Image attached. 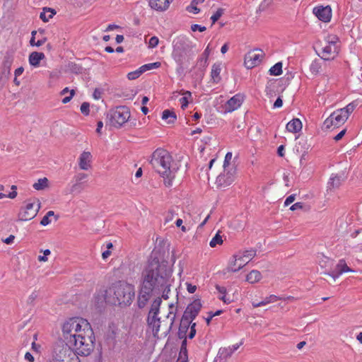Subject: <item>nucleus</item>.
<instances>
[{
    "label": "nucleus",
    "instance_id": "obj_1",
    "mask_svg": "<svg viewBox=\"0 0 362 362\" xmlns=\"http://www.w3.org/2000/svg\"><path fill=\"white\" fill-rule=\"evenodd\" d=\"M173 269L166 260H160L156 253L152 252L148 264L141 273V285L137 298V305L144 308L152 296L162 295L168 299L171 286Z\"/></svg>",
    "mask_w": 362,
    "mask_h": 362
},
{
    "label": "nucleus",
    "instance_id": "obj_2",
    "mask_svg": "<svg viewBox=\"0 0 362 362\" xmlns=\"http://www.w3.org/2000/svg\"><path fill=\"white\" fill-rule=\"evenodd\" d=\"M173 161L172 156L163 148H157L154 151L150 160V164L163 177L165 185L167 187L172 185L177 170V168L172 165Z\"/></svg>",
    "mask_w": 362,
    "mask_h": 362
},
{
    "label": "nucleus",
    "instance_id": "obj_3",
    "mask_svg": "<svg viewBox=\"0 0 362 362\" xmlns=\"http://www.w3.org/2000/svg\"><path fill=\"white\" fill-rule=\"evenodd\" d=\"M195 45L185 36H178L173 41L172 57L176 62L177 72L182 74L188 67L195 53Z\"/></svg>",
    "mask_w": 362,
    "mask_h": 362
},
{
    "label": "nucleus",
    "instance_id": "obj_4",
    "mask_svg": "<svg viewBox=\"0 0 362 362\" xmlns=\"http://www.w3.org/2000/svg\"><path fill=\"white\" fill-rule=\"evenodd\" d=\"M135 297L134 286L125 281L114 283L106 291V302L120 307L129 306Z\"/></svg>",
    "mask_w": 362,
    "mask_h": 362
},
{
    "label": "nucleus",
    "instance_id": "obj_5",
    "mask_svg": "<svg viewBox=\"0 0 362 362\" xmlns=\"http://www.w3.org/2000/svg\"><path fill=\"white\" fill-rule=\"evenodd\" d=\"M95 336L90 327L82 333L78 334L66 344L76 356H88L94 349Z\"/></svg>",
    "mask_w": 362,
    "mask_h": 362
},
{
    "label": "nucleus",
    "instance_id": "obj_6",
    "mask_svg": "<svg viewBox=\"0 0 362 362\" xmlns=\"http://www.w3.org/2000/svg\"><path fill=\"white\" fill-rule=\"evenodd\" d=\"M90 327L89 322L82 317L69 318L62 325V335L65 343L72 340L75 336L82 333Z\"/></svg>",
    "mask_w": 362,
    "mask_h": 362
},
{
    "label": "nucleus",
    "instance_id": "obj_7",
    "mask_svg": "<svg viewBox=\"0 0 362 362\" xmlns=\"http://www.w3.org/2000/svg\"><path fill=\"white\" fill-rule=\"evenodd\" d=\"M130 117V110L126 106H118L115 109L110 110L107 115V119L110 126L115 128L121 127Z\"/></svg>",
    "mask_w": 362,
    "mask_h": 362
},
{
    "label": "nucleus",
    "instance_id": "obj_8",
    "mask_svg": "<svg viewBox=\"0 0 362 362\" xmlns=\"http://www.w3.org/2000/svg\"><path fill=\"white\" fill-rule=\"evenodd\" d=\"M326 41L327 45L322 48V59L324 60L332 59L339 53V49L337 43L339 39L337 35H328Z\"/></svg>",
    "mask_w": 362,
    "mask_h": 362
},
{
    "label": "nucleus",
    "instance_id": "obj_9",
    "mask_svg": "<svg viewBox=\"0 0 362 362\" xmlns=\"http://www.w3.org/2000/svg\"><path fill=\"white\" fill-rule=\"evenodd\" d=\"M37 204L35 208V202H28L25 207H21L18 213V221H27L34 218L37 214L40 208V202L39 199H36Z\"/></svg>",
    "mask_w": 362,
    "mask_h": 362
},
{
    "label": "nucleus",
    "instance_id": "obj_10",
    "mask_svg": "<svg viewBox=\"0 0 362 362\" xmlns=\"http://www.w3.org/2000/svg\"><path fill=\"white\" fill-rule=\"evenodd\" d=\"M202 307V305L199 298L193 300L187 305L186 310H185L182 316L183 320H194L199 315Z\"/></svg>",
    "mask_w": 362,
    "mask_h": 362
},
{
    "label": "nucleus",
    "instance_id": "obj_11",
    "mask_svg": "<svg viewBox=\"0 0 362 362\" xmlns=\"http://www.w3.org/2000/svg\"><path fill=\"white\" fill-rule=\"evenodd\" d=\"M235 180V170H227L224 169V172L220 174L216 180V185L217 188L226 187L231 185Z\"/></svg>",
    "mask_w": 362,
    "mask_h": 362
},
{
    "label": "nucleus",
    "instance_id": "obj_12",
    "mask_svg": "<svg viewBox=\"0 0 362 362\" xmlns=\"http://www.w3.org/2000/svg\"><path fill=\"white\" fill-rule=\"evenodd\" d=\"M244 100L243 96L240 94H236L230 98L224 105V112H232L238 109Z\"/></svg>",
    "mask_w": 362,
    "mask_h": 362
},
{
    "label": "nucleus",
    "instance_id": "obj_13",
    "mask_svg": "<svg viewBox=\"0 0 362 362\" xmlns=\"http://www.w3.org/2000/svg\"><path fill=\"white\" fill-rule=\"evenodd\" d=\"M313 13L317 18L325 23L329 22L332 18V9L330 6H317L313 8Z\"/></svg>",
    "mask_w": 362,
    "mask_h": 362
},
{
    "label": "nucleus",
    "instance_id": "obj_14",
    "mask_svg": "<svg viewBox=\"0 0 362 362\" xmlns=\"http://www.w3.org/2000/svg\"><path fill=\"white\" fill-rule=\"evenodd\" d=\"M354 272V270L347 266L345 259H341L339 260L334 269L332 272L327 273V274L332 276L334 279H336L343 273Z\"/></svg>",
    "mask_w": 362,
    "mask_h": 362
},
{
    "label": "nucleus",
    "instance_id": "obj_15",
    "mask_svg": "<svg viewBox=\"0 0 362 362\" xmlns=\"http://www.w3.org/2000/svg\"><path fill=\"white\" fill-rule=\"evenodd\" d=\"M147 324L152 329L153 334L156 337L158 334L160 327V319L158 315L148 314L147 317Z\"/></svg>",
    "mask_w": 362,
    "mask_h": 362
},
{
    "label": "nucleus",
    "instance_id": "obj_16",
    "mask_svg": "<svg viewBox=\"0 0 362 362\" xmlns=\"http://www.w3.org/2000/svg\"><path fill=\"white\" fill-rule=\"evenodd\" d=\"M262 55L255 53H249L245 59V64L248 69L257 66L262 61Z\"/></svg>",
    "mask_w": 362,
    "mask_h": 362
},
{
    "label": "nucleus",
    "instance_id": "obj_17",
    "mask_svg": "<svg viewBox=\"0 0 362 362\" xmlns=\"http://www.w3.org/2000/svg\"><path fill=\"white\" fill-rule=\"evenodd\" d=\"M345 178L343 175H332L327 183V188L329 190L339 188Z\"/></svg>",
    "mask_w": 362,
    "mask_h": 362
},
{
    "label": "nucleus",
    "instance_id": "obj_18",
    "mask_svg": "<svg viewBox=\"0 0 362 362\" xmlns=\"http://www.w3.org/2000/svg\"><path fill=\"white\" fill-rule=\"evenodd\" d=\"M92 156L88 151H83L79 157V168L81 170H87L90 168Z\"/></svg>",
    "mask_w": 362,
    "mask_h": 362
},
{
    "label": "nucleus",
    "instance_id": "obj_19",
    "mask_svg": "<svg viewBox=\"0 0 362 362\" xmlns=\"http://www.w3.org/2000/svg\"><path fill=\"white\" fill-rule=\"evenodd\" d=\"M329 116L330 119H332V122L334 124V127L337 128L344 124L346 121L345 116L340 112L339 109L333 112Z\"/></svg>",
    "mask_w": 362,
    "mask_h": 362
},
{
    "label": "nucleus",
    "instance_id": "obj_20",
    "mask_svg": "<svg viewBox=\"0 0 362 362\" xmlns=\"http://www.w3.org/2000/svg\"><path fill=\"white\" fill-rule=\"evenodd\" d=\"M302 127L301 121L298 118H294L287 123L286 128L289 132L297 133L301 130Z\"/></svg>",
    "mask_w": 362,
    "mask_h": 362
},
{
    "label": "nucleus",
    "instance_id": "obj_21",
    "mask_svg": "<svg viewBox=\"0 0 362 362\" xmlns=\"http://www.w3.org/2000/svg\"><path fill=\"white\" fill-rule=\"evenodd\" d=\"M45 57L43 52H33L30 54L28 60L31 66L37 67L40 65V61Z\"/></svg>",
    "mask_w": 362,
    "mask_h": 362
},
{
    "label": "nucleus",
    "instance_id": "obj_22",
    "mask_svg": "<svg viewBox=\"0 0 362 362\" xmlns=\"http://www.w3.org/2000/svg\"><path fill=\"white\" fill-rule=\"evenodd\" d=\"M165 0H149V6L151 8L158 11H163L168 8L170 4H167Z\"/></svg>",
    "mask_w": 362,
    "mask_h": 362
},
{
    "label": "nucleus",
    "instance_id": "obj_23",
    "mask_svg": "<svg viewBox=\"0 0 362 362\" xmlns=\"http://www.w3.org/2000/svg\"><path fill=\"white\" fill-rule=\"evenodd\" d=\"M190 324L191 322H189L188 320H183V317H182L177 332V337L179 339H182V338H187L186 334L189 328Z\"/></svg>",
    "mask_w": 362,
    "mask_h": 362
},
{
    "label": "nucleus",
    "instance_id": "obj_24",
    "mask_svg": "<svg viewBox=\"0 0 362 362\" xmlns=\"http://www.w3.org/2000/svg\"><path fill=\"white\" fill-rule=\"evenodd\" d=\"M210 54V49L209 45L204 49L202 56L199 58L197 61V66L199 69H205L208 65V59Z\"/></svg>",
    "mask_w": 362,
    "mask_h": 362
},
{
    "label": "nucleus",
    "instance_id": "obj_25",
    "mask_svg": "<svg viewBox=\"0 0 362 362\" xmlns=\"http://www.w3.org/2000/svg\"><path fill=\"white\" fill-rule=\"evenodd\" d=\"M157 297L153 300L151 305V308L148 312V314H153L158 315L160 313V306L162 303L161 297L160 296H156Z\"/></svg>",
    "mask_w": 362,
    "mask_h": 362
},
{
    "label": "nucleus",
    "instance_id": "obj_26",
    "mask_svg": "<svg viewBox=\"0 0 362 362\" xmlns=\"http://www.w3.org/2000/svg\"><path fill=\"white\" fill-rule=\"evenodd\" d=\"M221 71V65L218 64H213L211 67V76L213 81L216 83H218L221 78L220 76V73Z\"/></svg>",
    "mask_w": 362,
    "mask_h": 362
},
{
    "label": "nucleus",
    "instance_id": "obj_27",
    "mask_svg": "<svg viewBox=\"0 0 362 362\" xmlns=\"http://www.w3.org/2000/svg\"><path fill=\"white\" fill-rule=\"evenodd\" d=\"M256 252L254 249L247 250L243 251L241 255H235L234 257H238V260L245 259L249 262L256 255Z\"/></svg>",
    "mask_w": 362,
    "mask_h": 362
},
{
    "label": "nucleus",
    "instance_id": "obj_28",
    "mask_svg": "<svg viewBox=\"0 0 362 362\" xmlns=\"http://www.w3.org/2000/svg\"><path fill=\"white\" fill-rule=\"evenodd\" d=\"M261 279L262 274L257 270H252L246 276V281L250 284L258 282Z\"/></svg>",
    "mask_w": 362,
    "mask_h": 362
},
{
    "label": "nucleus",
    "instance_id": "obj_29",
    "mask_svg": "<svg viewBox=\"0 0 362 362\" xmlns=\"http://www.w3.org/2000/svg\"><path fill=\"white\" fill-rule=\"evenodd\" d=\"M162 119L164 120H168V124H174L177 117L175 112L170 110H165L162 114Z\"/></svg>",
    "mask_w": 362,
    "mask_h": 362
},
{
    "label": "nucleus",
    "instance_id": "obj_30",
    "mask_svg": "<svg viewBox=\"0 0 362 362\" xmlns=\"http://www.w3.org/2000/svg\"><path fill=\"white\" fill-rule=\"evenodd\" d=\"M13 62V55L8 52H6L4 57L2 64H3V67H4L5 69H7L8 75L10 74L11 66L12 65Z\"/></svg>",
    "mask_w": 362,
    "mask_h": 362
},
{
    "label": "nucleus",
    "instance_id": "obj_31",
    "mask_svg": "<svg viewBox=\"0 0 362 362\" xmlns=\"http://www.w3.org/2000/svg\"><path fill=\"white\" fill-rule=\"evenodd\" d=\"M356 105L357 104L355 102H352L348 104L345 107L339 109V110L342 113L344 116H345V118L347 120L350 114L353 112Z\"/></svg>",
    "mask_w": 362,
    "mask_h": 362
},
{
    "label": "nucleus",
    "instance_id": "obj_32",
    "mask_svg": "<svg viewBox=\"0 0 362 362\" xmlns=\"http://www.w3.org/2000/svg\"><path fill=\"white\" fill-rule=\"evenodd\" d=\"M43 10L44 11L41 12L40 15V18L43 22H48L56 13L53 9L49 8H45Z\"/></svg>",
    "mask_w": 362,
    "mask_h": 362
},
{
    "label": "nucleus",
    "instance_id": "obj_33",
    "mask_svg": "<svg viewBox=\"0 0 362 362\" xmlns=\"http://www.w3.org/2000/svg\"><path fill=\"white\" fill-rule=\"evenodd\" d=\"M215 287L216 290L218 291V293H220L221 295H222L219 297V299L222 300L224 303L229 304L231 302V300L226 298V288L224 286H221L218 284H216Z\"/></svg>",
    "mask_w": 362,
    "mask_h": 362
},
{
    "label": "nucleus",
    "instance_id": "obj_34",
    "mask_svg": "<svg viewBox=\"0 0 362 362\" xmlns=\"http://www.w3.org/2000/svg\"><path fill=\"white\" fill-rule=\"evenodd\" d=\"M48 179L47 177L40 178L37 182L34 183L33 187L36 190H42L48 187Z\"/></svg>",
    "mask_w": 362,
    "mask_h": 362
},
{
    "label": "nucleus",
    "instance_id": "obj_35",
    "mask_svg": "<svg viewBox=\"0 0 362 362\" xmlns=\"http://www.w3.org/2000/svg\"><path fill=\"white\" fill-rule=\"evenodd\" d=\"M282 62H279L276 63L269 70V73L272 76H279L282 74Z\"/></svg>",
    "mask_w": 362,
    "mask_h": 362
},
{
    "label": "nucleus",
    "instance_id": "obj_36",
    "mask_svg": "<svg viewBox=\"0 0 362 362\" xmlns=\"http://www.w3.org/2000/svg\"><path fill=\"white\" fill-rule=\"evenodd\" d=\"M233 354L230 346L228 348H220L218 352V357L221 358L227 359L228 358L230 357Z\"/></svg>",
    "mask_w": 362,
    "mask_h": 362
},
{
    "label": "nucleus",
    "instance_id": "obj_37",
    "mask_svg": "<svg viewBox=\"0 0 362 362\" xmlns=\"http://www.w3.org/2000/svg\"><path fill=\"white\" fill-rule=\"evenodd\" d=\"M161 64L160 62H153V63H149L144 64L141 66V69H142L143 73H144L146 71L153 69H158L160 66Z\"/></svg>",
    "mask_w": 362,
    "mask_h": 362
},
{
    "label": "nucleus",
    "instance_id": "obj_38",
    "mask_svg": "<svg viewBox=\"0 0 362 362\" xmlns=\"http://www.w3.org/2000/svg\"><path fill=\"white\" fill-rule=\"evenodd\" d=\"M223 243L222 237L217 233L215 236L211 240L209 245L211 247H215L217 245H221Z\"/></svg>",
    "mask_w": 362,
    "mask_h": 362
},
{
    "label": "nucleus",
    "instance_id": "obj_39",
    "mask_svg": "<svg viewBox=\"0 0 362 362\" xmlns=\"http://www.w3.org/2000/svg\"><path fill=\"white\" fill-rule=\"evenodd\" d=\"M321 68L320 62L318 60H314L310 66V70L312 74H317Z\"/></svg>",
    "mask_w": 362,
    "mask_h": 362
},
{
    "label": "nucleus",
    "instance_id": "obj_40",
    "mask_svg": "<svg viewBox=\"0 0 362 362\" xmlns=\"http://www.w3.org/2000/svg\"><path fill=\"white\" fill-rule=\"evenodd\" d=\"M12 192H9L8 194H4L2 192H0V199H3L5 197H8L10 199H14L17 196V187L16 185L11 186Z\"/></svg>",
    "mask_w": 362,
    "mask_h": 362
},
{
    "label": "nucleus",
    "instance_id": "obj_41",
    "mask_svg": "<svg viewBox=\"0 0 362 362\" xmlns=\"http://www.w3.org/2000/svg\"><path fill=\"white\" fill-rule=\"evenodd\" d=\"M142 74H143V71L140 67L134 71L128 73L127 78L129 80H135V79L138 78Z\"/></svg>",
    "mask_w": 362,
    "mask_h": 362
},
{
    "label": "nucleus",
    "instance_id": "obj_42",
    "mask_svg": "<svg viewBox=\"0 0 362 362\" xmlns=\"http://www.w3.org/2000/svg\"><path fill=\"white\" fill-rule=\"evenodd\" d=\"M224 9L219 8L211 17L212 21L211 25H214L223 14Z\"/></svg>",
    "mask_w": 362,
    "mask_h": 362
},
{
    "label": "nucleus",
    "instance_id": "obj_43",
    "mask_svg": "<svg viewBox=\"0 0 362 362\" xmlns=\"http://www.w3.org/2000/svg\"><path fill=\"white\" fill-rule=\"evenodd\" d=\"M88 177V175L84 173H77L74 177V182H78V183H83L84 184L85 182V180Z\"/></svg>",
    "mask_w": 362,
    "mask_h": 362
},
{
    "label": "nucleus",
    "instance_id": "obj_44",
    "mask_svg": "<svg viewBox=\"0 0 362 362\" xmlns=\"http://www.w3.org/2000/svg\"><path fill=\"white\" fill-rule=\"evenodd\" d=\"M84 189V186H83V183H78V182H74V184H73V185L71 186V192L74 193V192H78V193H80L83 189Z\"/></svg>",
    "mask_w": 362,
    "mask_h": 362
},
{
    "label": "nucleus",
    "instance_id": "obj_45",
    "mask_svg": "<svg viewBox=\"0 0 362 362\" xmlns=\"http://www.w3.org/2000/svg\"><path fill=\"white\" fill-rule=\"evenodd\" d=\"M80 110L83 115H88L90 113V104L88 102H83L81 105Z\"/></svg>",
    "mask_w": 362,
    "mask_h": 362
},
{
    "label": "nucleus",
    "instance_id": "obj_46",
    "mask_svg": "<svg viewBox=\"0 0 362 362\" xmlns=\"http://www.w3.org/2000/svg\"><path fill=\"white\" fill-rule=\"evenodd\" d=\"M159 40L156 36H153L150 38L148 42V47L151 48H154L157 47L158 45Z\"/></svg>",
    "mask_w": 362,
    "mask_h": 362
},
{
    "label": "nucleus",
    "instance_id": "obj_47",
    "mask_svg": "<svg viewBox=\"0 0 362 362\" xmlns=\"http://www.w3.org/2000/svg\"><path fill=\"white\" fill-rule=\"evenodd\" d=\"M331 127H333L334 129L335 128L334 124L332 122V120L330 119V116H329L323 123V128L328 129Z\"/></svg>",
    "mask_w": 362,
    "mask_h": 362
},
{
    "label": "nucleus",
    "instance_id": "obj_48",
    "mask_svg": "<svg viewBox=\"0 0 362 362\" xmlns=\"http://www.w3.org/2000/svg\"><path fill=\"white\" fill-rule=\"evenodd\" d=\"M186 10L188 12L193 13L194 14H197V13H199V11H200V9L199 8H197V5L192 4V3L189 6H188L187 7Z\"/></svg>",
    "mask_w": 362,
    "mask_h": 362
},
{
    "label": "nucleus",
    "instance_id": "obj_49",
    "mask_svg": "<svg viewBox=\"0 0 362 362\" xmlns=\"http://www.w3.org/2000/svg\"><path fill=\"white\" fill-rule=\"evenodd\" d=\"M239 261L240 262L237 266V267H231V269H230L231 272H236L239 271L240 269H241L247 263V260H245V259L239 260Z\"/></svg>",
    "mask_w": 362,
    "mask_h": 362
},
{
    "label": "nucleus",
    "instance_id": "obj_50",
    "mask_svg": "<svg viewBox=\"0 0 362 362\" xmlns=\"http://www.w3.org/2000/svg\"><path fill=\"white\" fill-rule=\"evenodd\" d=\"M232 156L233 155H232L231 152H228L226 154L224 162H223V168H224V169H226L229 165L230 161L232 159Z\"/></svg>",
    "mask_w": 362,
    "mask_h": 362
},
{
    "label": "nucleus",
    "instance_id": "obj_51",
    "mask_svg": "<svg viewBox=\"0 0 362 362\" xmlns=\"http://www.w3.org/2000/svg\"><path fill=\"white\" fill-rule=\"evenodd\" d=\"M69 66L73 72L76 73V74L80 73L82 69L81 66H78L76 64L73 63V62L69 64Z\"/></svg>",
    "mask_w": 362,
    "mask_h": 362
},
{
    "label": "nucleus",
    "instance_id": "obj_52",
    "mask_svg": "<svg viewBox=\"0 0 362 362\" xmlns=\"http://www.w3.org/2000/svg\"><path fill=\"white\" fill-rule=\"evenodd\" d=\"M206 27L205 26H202L200 25H198V24H193L191 26V30L193 31V32H195L197 30H199L200 32H204L206 30Z\"/></svg>",
    "mask_w": 362,
    "mask_h": 362
},
{
    "label": "nucleus",
    "instance_id": "obj_53",
    "mask_svg": "<svg viewBox=\"0 0 362 362\" xmlns=\"http://www.w3.org/2000/svg\"><path fill=\"white\" fill-rule=\"evenodd\" d=\"M264 299L267 302V304H269L270 303H274L277 301L278 300L280 299V298L275 295H270L269 296L266 297Z\"/></svg>",
    "mask_w": 362,
    "mask_h": 362
},
{
    "label": "nucleus",
    "instance_id": "obj_54",
    "mask_svg": "<svg viewBox=\"0 0 362 362\" xmlns=\"http://www.w3.org/2000/svg\"><path fill=\"white\" fill-rule=\"evenodd\" d=\"M296 199V194L289 195L285 200L284 205L288 206L290 204L293 203Z\"/></svg>",
    "mask_w": 362,
    "mask_h": 362
},
{
    "label": "nucleus",
    "instance_id": "obj_55",
    "mask_svg": "<svg viewBox=\"0 0 362 362\" xmlns=\"http://www.w3.org/2000/svg\"><path fill=\"white\" fill-rule=\"evenodd\" d=\"M74 94H75V90H74V89L71 90H70V95H69V96H66V97L62 99V103H63L64 104H66V103H69V102L71 100V98H73V96L74 95Z\"/></svg>",
    "mask_w": 362,
    "mask_h": 362
},
{
    "label": "nucleus",
    "instance_id": "obj_56",
    "mask_svg": "<svg viewBox=\"0 0 362 362\" xmlns=\"http://www.w3.org/2000/svg\"><path fill=\"white\" fill-rule=\"evenodd\" d=\"M180 103H181L182 109L185 110L187 107V105L189 104L187 98L186 96L182 97V98H180Z\"/></svg>",
    "mask_w": 362,
    "mask_h": 362
},
{
    "label": "nucleus",
    "instance_id": "obj_57",
    "mask_svg": "<svg viewBox=\"0 0 362 362\" xmlns=\"http://www.w3.org/2000/svg\"><path fill=\"white\" fill-rule=\"evenodd\" d=\"M304 206V204L302 202H296L294 204H293L291 207H290V209L291 211H295L296 209H303Z\"/></svg>",
    "mask_w": 362,
    "mask_h": 362
},
{
    "label": "nucleus",
    "instance_id": "obj_58",
    "mask_svg": "<svg viewBox=\"0 0 362 362\" xmlns=\"http://www.w3.org/2000/svg\"><path fill=\"white\" fill-rule=\"evenodd\" d=\"M282 105H283V100H281V97H278L273 105V107L274 108H279V107H282Z\"/></svg>",
    "mask_w": 362,
    "mask_h": 362
},
{
    "label": "nucleus",
    "instance_id": "obj_59",
    "mask_svg": "<svg viewBox=\"0 0 362 362\" xmlns=\"http://www.w3.org/2000/svg\"><path fill=\"white\" fill-rule=\"evenodd\" d=\"M51 222L49 217L48 216L45 215L42 220L40 221V224L43 226H47Z\"/></svg>",
    "mask_w": 362,
    "mask_h": 362
},
{
    "label": "nucleus",
    "instance_id": "obj_60",
    "mask_svg": "<svg viewBox=\"0 0 362 362\" xmlns=\"http://www.w3.org/2000/svg\"><path fill=\"white\" fill-rule=\"evenodd\" d=\"M187 290L189 293H194L197 290V286L191 284H187Z\"/></svg>",
    "mask_w": 362,
    "mask_h": 362
},
{
    "label": "nucleus",
    "instance_id": "obj_61",
    "mask_svg": "<svg viewBox=\"0 0 362 362\" xmlns=\"http://www.w3.org/2000/svg\"><path fill=\"white\" fill-rule=\"evenodd\" d=\"M346 129H343L341 130L338 134H337L334 137V139L336 141H339L340 139H341V138L344 136L345 133H346Z\"/></svg>",
    "mask_w": 362,
    "mask_h": 362
},
{
    "label": "nucleus",
    "instance_id": "obj_62",
    "mask_svg": "<svg viewBox=\"0 0 362 362\" xmlns=\"http://www.w3.org/2000/svg\"><path fill=\"white\" fill-rule=\"evenodd\" d=\"M101 91L99 89L95 88L93 91V96L95 99L98 100L101 98Z\"/></svg>",
    "mask_w": 362,
    "mask_h": 362
},
{
    "label": "nucleus",
    "instance_id": "obj_63",
    "mask_svg": "<svg viewBox=\"0 0 362 362\" xmlns=\"http://www.w3.org/2000/svg\"><path fill=\"white\" fill-rule=\"evenodd\" d=\"M25 359L28 361L29 362H34L35 361L34 356L30 352H26L25 353Z\"/></svg>",
    "mask_w": 362,
    "mask_h": 362
},
{
    "label": "nucleus",
    "instance_id": "obj_64",
    "mask_svg": "<svg viewBox=\"0 0 362 362\" xmlns=\"http://www.w3.org/2000/svg\"><path fill=\"white\" fill-rule=\"evenodd\" d=\"M177 362H188V355L184 354L182 356L179 355Z\"/></svg>",
    "mask_w": 362,
    "mask_h": 362
}]
</instances>
